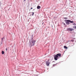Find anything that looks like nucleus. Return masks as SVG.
Instances as JSON below:
<instances>
[{
    "mask_svg": "<svg viewBox=\"0 0 76 76\" xmlns=\"http://www.w3.org/2000/svg\"><path fill=\"white\" fill-rule=\"evenodd\" d=\"M35 40L33 39H31L29 40V45H31V47L35 45Z\"/></svg>",
    "mask_w": 76,
    "mask_h": 76,
    "instance_id": "f257e3e1",
    "label": "nucleus"
},
{
    "mask_svg": "<svg viewBox=\"0 0 76 76\" xmlns=\"http://www.w3.org/2000/svg\"><path fill=\"white\" fill-rule=\"evenodd\" d=\"M61 54H57L54 56V59L55 60H58V56H59V57H61Z\"/></svg>",
    "mask_w": 76,
    "mask_h": 76,
    "instance_id": "f03ea898",
    "label": "nucleus"
},
{
    "mask_svg": "<svg viewBox=\"0 0 76 76\" xmlns=\"http://www.w3.org/2000/svg\"><path fill=\"white\" fill-rule=\"evenodd\" d=\"M51 61L50 59H49L48 60V61H46V64L47 66H50V64L51 63H50Z\"/></svg>",
    "mask_w": 76,
    "mask_h": 76,
    "instance_id": "7ed1b4c3",
    "label": "nucleus"
},
{
    "mask_svg": "<svg viewBox=\"0 0 76 76\" xmlns=\"http://www.w3.org/2000/svg\"><path fill=\"white\" fill-rule=\"evenodd\" d=\"M67 30L68 31H74L75 29L72 28H68Z\"/></svg>",
    "mask_w": 76,
    "mask_h": 76,
    "instance_id": "20e7f679",
    "label": "nucleus"
},
{
    "mask_svg": "<svg viewBox=\"0 0 76 76\" xmlns=\"http://www.w3.org/2000/svg\"><path fill=\"white\" fill-rule=\"evenodd\" d=\"M65 20L66 21L65 22L67 25H69V24H70V23H69L70 22L69 20Z\"/></svg>",
    "mask_w": 76,
    "mask_h": 76,
    "instance_id": "39448f33",
    "label": "nucleus"
},
{
    "mask_svg": "<svg viewBox=\"0 0 76 76\" xmlns=\"http://www.w3.org/2000/svg\"><path fill=\"white\" fill-rule=\"evenodd\" d=\"M37 7V9H40V8H41V7H40V6H38Z\"/></svg>",
    "mask_w": 76,
    "mask_h": 76,
    "instance_id": "423d86ee",
    "label": "nucleus"
},
{
    "mask_svg": "<svg viewBox=\"0 0 76 76\" xmlns=\"http://www.w3.org/2000/svg\"><path fill=\"white\" fill-rule=\"evenodd\" d=\"M1 53L2 54H4V52L3 51H2Z\"/></svg>",
    "mask_w": 76,
    "mask_h": 76,
    "instance_id": "0eeeda50",
    "label": "nucleus"
},
{
    "mask_svg": "<svg viewBox=\"0 0 76 76\" xmlns=\"http://www.w3.org/2000/svg\"><path fill=\"white\" fill-rule=\"evenodd\" d=\"M64 48H66V49H67V47H66V46H64Z\"/></svg>",
    "mask_w": 76,
    "mask_h": 76,
    "instance_id": "6e6552de",
    "label": "nucleus"
},
{
    "mask_svg": "<svg viewBox=\"0 0 76 76\" xmlns=\"http://www.w3.org/2000/svg\"><path fill=\"white\" fill-rule=\"evenodd\" d=\"M69 22H70V23H73V21H71L70 20H69Z\"/></svg>",
    "mask_w": 76,
    "mask_h": 76,
    "instance_id": "1a4fd4ad",
    "label": "nucleus"
},
{
    "mask_svg": "<svg viewBox=\"0 0 76 76\" xmlns=\"http://www.w3.org/2000/svg\"><path fill=\"white\" fill-rule=\"evenodd\" d=\"M73 25H76V24L75 23H73Z\"/></svg>",
    "mask_w": 76,
    "mask_h": 76,
    "instance_id": "9d476101",
    "label": "nucleus"
},
{
    "mask_svg": "<svg viewBox=\"0 0 76 76\" xmlns=\"http://www.w3.org/2000/svg\"><path fill=\"white\" fill-rule=\"evenodd\" d=\"M32 16H34V12H32Z\"/></svg>",
    "mask_w": 76,
    "mask_h": 76,
    "instance_id": "9b49d317",
    "label": "nucleus"
},
{
    "mask_svg": "<svg viewBox=\"0 0 76 76\" xmlns=\"http://www.w3.org/2000/svg\"><path fill=\"white\" fill-rule=\"evenodd\" d=\"M3 38H1L2 41H3Z\"/></svg>",
    "mask_w": 76,
    "mask_h": 76,
    "instance_id": "f8f14e48",
    "label": "nucleus"
},
{
    "mask_svg": "<svg viewBox=\"0 0 76 76\" xmlns=\"http://www.w3.org/2000/svg\"><path fill=\"white\" fill-rule=\"evenodd\" d=\"M6 50L7 51V48H6Z\"/></svg>",
    "mask_w": 76,
    "mask_h": 76,
    "instance_id": "ddd939ff",
    "label": "nucleus"
},
{
    "mask_svg": "<svg viewBox=\"0 0 76 76\" xmlns=\"http://www.w3.org/2000/svg\"><path fill=\"white\" fill-rule=\"evenodd\" d=\"M64 25H66V24H65V23H64Z\"/></svg>",
    "mask_w": 76,
    "mask_h": 76,
    "instance_id": "4468645a",
    "label": "nucleus"
},
{
    "mask_svg": "<svg viewBox=\"0 0 76 76\" xmlns=\"http://www.w3.org/2000/svg\"><path fill=\"white\" fill-rule=\"evenodd\" d=\"M64 19H67V18H64Z\"/></svg>",
    "mask_w": 76,
    "mask_h": 76,
    "instance_id": "2eb2a0df",
    "label": "nucleus"
},
{
    "mask_svg": "<svg viewBox=\"0 0 76 76\" xmlns=\"http://www.w3.org/2000/svg\"><path fill=\"white\" fill-rule=\"evenodd\" d=\"M33 9L32 7L31 8V9Z\"/></svg>",
    "mask_w": 76,
    "mask_h": 76,
    "instance_id": "dca6fc26",
    "label": "nucleus"
},
{
    "mask_svg": "<svg viewBox=\"0 0 76 76\" xmlns=\"http://www.w3.org/2000/svg\"><path fill=\"white\" fill-rule=\"evenodd\" d=\"M26 1V0H24V1Z\"/></svg>",
    "mask_w": 76,
    "mask_h": 76,
    "instance_id": "f3484780",
    "label": "nucleus"
},
{
    "mask_svg": "<svg viewBox=\"0 0 76 76\" xmlns=\"http://www.w3.org/2000/svg\"><path fill=\"white\" fill-rule=\"evenodd\" d=\"M35 10V9L33 10Z\"/></svg>",
    "mask_w": 76,
    "mask_h": 76,
    "instance_id": "a211bd4d",
    "label": "nucleus"
}]
</instances>
